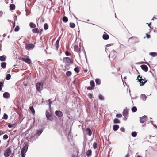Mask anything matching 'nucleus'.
<instances>
[{
	"label": "nucleus",
	"mask_w": 157,
	"mask_h": 157,
	"mask_svg": "<svg viewBox=\"0 0 157 157\" xmlns=\"http://www.w3.org/2000/svg\"><path fill=\"white\" fill-rule=\"evenodd\" d=\"M99 99L100 100H103L104 99V97L103 96L101 95L100 94L98 96Z\"/></svg>",
	"instance_id": "obj_44"
},
{
	"label": "nucleus",
	"mask_w": 157,
	"mask_h": 157,
	"mask_svg": "<svg viewBox=\"0 0 157 157\" xmlns=\"http://www.w3.org/2000/svg\"><path fill=\"white\" fill-rule=\"evenodd\" d=\"M48 102H49V103H48L49 106L50 108L51 107V104L52 103V102L50 100V99H49L48 100Z\"/></svg>",
	"instance_id": "obj_49"
},
{
	"label": "nucleus",
	"mask_w": 157,
	"mask_h": 157,
	"mask_svg": "<svg viewBox=\"0 0 157 157\" xmlns=\"http://www.w3.org/2000/svg\"><path fill=\"white\" fill-rule=\"evenodd\" d=\"M29 109H30V110L32 112V113L33 114H34L35 113V111L33 107V106H31L30 107Z\"/></svg>",
	"instance_id": "obj_27"
},
{
	"label": "nucleus",
	"mask_w": 157,
	"mask_h": 157,
	"mask_svg": "<svg viewBox=\"0 0 157 157\" xmlns=\"http://www.w3.org/2000/svg\"><path fill=\"white\" fill-rule=\"evenodd\" d=\"M90 84L92 87H94L95 86V83L93 80H91L90 81Z\"/></svg>",
	"instance_id": "obj_30"
},
{
	"label": "nucleus",
	"mask_w": 157,
	"mask_h": 157,
	"mask_svg": "<svg viewBox=\"0 0 157 157\" xmlns=\"http://www.w3.org/2000/svg\"><path fill=\"white\" fill-rule=\"evenodd\" d=\"M71 72L70 71H67L66 72V75L68 77L70 76L71 75Z\"/></svg>",
	"instance_id": "obj_33"
},
{
	"label": "nucleus",
	"mask_w": 157,
	"mask_h": 157,
	"mask_svg": "<svg viewBox=\"0 0 157 157\" xmlns=\"http://www.w3.org/2000/svg\"><path fill=\"white\" fill-rule=\"evenodd\" d=\"M15 21H14L13 22H12V25L13 28H14L15 26Z\"/></svg>",
	"instance_id": "obj_57"
},
{
	"label": "nucleus",
	"mask_w": 157,
	"mask_h": 157,
	"mask_svg": "<svg viewBox=\"0 0 157 157\" xmlns=\"http://www.w3.org/2000/svg\"><path fill=\"white\" fill-rule=\"evenodd\" d=\"M59 40H60L58 39L56 42L55 45L56 47V48L57 49V50H58V49L59 46Z\"/></svg>",
	"instance_id": "obj_22"
},
{
	"label": "nucleus",
	"mask_w": 157,
	"mask_h": 157,
	"mask_svg": "<svg viewBox=\"0 0 157 157\" xmlns=\"http://www.w3.org/2000/svg\"><path fill=\"white\" fill-rule=\"evenodd\" d=\"M146 36L147 39H149L151 37V36L147 33L146 34Z\"/></svg>",
	"instance_id": "obj_53"
},
{
	"label": "nucleus",
	"mask_w": 157,
	"mask_h": 157,
	"mask_svg": "<svg viewBox=\"0 0 157 157\" xmlns=\"http://www.w3.org/2000/svg\"><path fill=\"white\" fill-rule=\"evenodd\" d=\"M62 20L63 22L66 23L68 21V18L66 16H63L62 18Z\"/></svg>",
	"instance_id": "obj_23"
},
{
	"label": "nucleus",
	"mask_w": 157,
	"mask_h": 157,
	"mask_svg": "<svg viewBox=\"0 0 157 157\" xmlns=\"http://www.w3.org/2000/svg\"><path fill=\"white\" fill-rule=\"evenodd\" d=\"M147 119V117L145 115H144L142 117L140 118V123H144L146 122Z\"/></svg>",
	"instance_id": "obj_7"
},
{
	"label": "nucleus",
	"mask_w": 157,
	"mask_h": 157,
	"mask_svg": "<svg viewBox=\"0 0 157 157\" xmlns=\"http://www.w3.org/2000/svg\"><path fill=\"white\" fill-rule=\"evenodd\" d=\"M35 45L32 44H26L25 45V48L26 50H32L34 47Z\"/></svg>",
	"instance_id": "obj_3"
},
{
	"label": "nucleus",
	"mask_w": 157,
	"mask_h": 157,
	"mask_svg": "<svg viewBox=\"0 0 157 157\" xmlns=\"http://www.w3.org/2000/svg\"><path fill=\"white\" fill-rule=\"evenodd\" d=\"M83 52H84V54L85 55V58L86 59V61H87V58H86V52L85 51V50L83 48Z\"/></svg>",
	"instance_id": "obj_54"
},
{
	"label": "nucleus",
	"mask_w": 157,
	"mask_h": 157,
	"mask_svg": "<svg viewBox=\"0 0 157 157\" xmlns=\"http://www.w3.org/2000/svg\"><path fill=\"white\" fill-rule=\"evenodd\" d=\"M8 138V136L7 134H5L3 136V139L4 140L7 139Z\"/></svg>",
	"instance_id": "obj_47"
},
{
	"label": "nucleus",
	"mask_w": 157,
	"mask_h": 157,
	"mask_svg": "<svg viewBox=\"0 0 157 157\" xmlns=\"http://www.w3.org/2000/svg\"><path fill=\"white\" fill-rule=\"evenodd\" d=\"M151 124L154 127H157V126H156V125H155V124H154L153 123H151Z\"/></svg>",
	"instance_id": "obj_64"
},
{
	"label": "nucleus",
	"mask_w": 157,
	"mask_h": 157,
	"mask_svg": "<svg viewBox=\"0 0 157 157\" xmlns=\"http://www.w3.org/2000/svg\"><path fill=\"white\" fill-rule=\"evenodd\" d=\"M8 126L9 128H11L12 127V124H11L10 123H8Z\"/></svg>",
	"instance_id": "obj_55"
},
{
	"label": "nucleus",
	"mask_w": 157,
	"mask_h": 157,
	"mask_svg": "<svg viewBox=\"0 0 157 157\" xmlns=\"http://www.w3.org/2000/svg\"><path fill=\"white\" fill-rule=\"evenodd\" d=\"M140 77V75H139L137 77V79L138 80V81L140 82V85L141 86H143L144 85V84L147 82V80H145L144 82L143 81H140V79H139V77Z\"/></svg>",
	"instance_id": "obj_12"
},
{
	"label": "nucleus",
	"mask_w": 157,
	"mask_h": 157,
	"mask_svg": "<svg viewBox=\"0 0 157 157\" xmlns=\"http://www.w3.org/2000/svg\"><path fill=\"white\" fill-rule=\"evenodd\" d=\"M116 117H118V118H121L122 117V116L121 114H117L116 115Z\"/></svg>",
	"instance_id": "obj_46"
},
{
	"label": "nucleus",
	"mask_w": 157,
	"mask_h": 157,
	"mask_svg": "<svg viewBox=\"0 0 157 157\" xmlns=\"http://www.w3.org/2000/svg\"><path fill=\"white\" fill-rule=\"evenodd\" d=\"M111 45H113V44H107V45H106V46L107 47H109L110 46H111Z\"/></svg>",
	"instance_id": "obj_60"
},
{
	"label": "nucleus",
	"mask_w": 157,
	"mask_h": 157,
	"mask_svg": "<svg viewBox=\"0 0 157 157\" xmlns=\"http://www.w3.org/2000/svg\"><path fill=\"white\" fill-rule=\"evenodd\" d=\"M147 24H148V26L149 27V28H151V26H150V25H151V23H149V24H148V23H147Z\"/></svg>",
	"instance_id": "obj_59"
},
{
	"label": "nucleus",
	"mask_w": 157,
	"mask_h": 157,
	"mask_svg": "<svg viewBox=\"0 0 157 157\" xmlns=\"http://www.w3.org/2000/svg\"><path fill=\"white\" fill-rule=\"evenodd\" d=\"M140 98L144 101H145L147 98L146 96L144 94H141L140 96Z\"/></svg>",
	"instance_id": "obj_15"
},
{
	"label": "nucleus",
	"mask_w": 157,
	"mask_h": 157,
	"mask_svg": "<svg viewBox=\"0 0 157 157\" xmlns=\"http://www.w3.org/2000/svg\"><path fill=\"white\" fill-rule=\"evenodd\" d=\"M88 96L89 99H91L92 97V94L90 93H89L88 94Z\"/></svg>",
	"instance_id": "obj_45"
},
{
	"label": "nucleus",
	"mask_w": 157,
	"mask_h": 157,
	"mask_svg": "<svg viewBox=\"0 0 157 157\" xmlns=\"http://www.w3.org/2000/svg\"><path fill=\"white\" fill-rule=\"evenodd\" d=\"M123 120H124L126 121L127 120V118L126 117H124V118Z\"/></svg>",
	"instance_id": "obj_63"
},
{
	"label": "nucleus",
	"mask_w": 157,
	"mask_h": 157,
	"mask_svg": "<svg viewBox=\"0 0 157 157\" xmlns=\"http://www.w3.org/2000/svg\"><path fill=\"white\" fill-rule=\"evenodd\" d=\"M137 133L136 132H132L131 133V135L132 137H135L136 136Z\"/></svg>",
	"instance_id": "obj_29"
},
{
	"label": "nucleus",
	"mask_w": 157,
	"mask_h": 157,
	"mask_svg": "<svg viewBox=\"0 0 157 157\" xmlns=\"http://www.w3.org/2000/svg\"><path fill=\"white\" fill-rule=\"evenodd\" d=\"M128 110L126 109H124L123 112V116L126 117L128 116Z\"/></svg>",
	"instance_id": "obj_18"
},
{
	"label": "nucleus",
	"mask_w": 157,
	"mask_h": 157,
	"mask_svg": "<svg viewBox=\"0 0 157 157\" xmlns=\"http://www.w3.org/2000/svg\"><path fill=\"white\" fill-rule=\"evenodd\" d=\"M6 56L5 55H3L0 56V61L3 62L6 60Z\"/></svg>",
	"instance_id": "obj_19"
},
{
	"label": "nucleus",
	"mask_w": 157,
	"mask_h": 157,
	"mask_svg": "<svg viewBox=\"0 0 157 157\" xmlns=\"http://www.w3.org/2000/svg\"><path fill=\"white\" fill-rule=\"evenodd\" d=\"M131 110L132 112H135L137 111V108L136 106H133Z\"/></svg>",
	"instance_id": "obj_31"
},
{
	"label": "nucleus",
	"mask_w": 157,
	"mask_h": 157,
	"mask_svg": "<svg viewBox=\"0 0 157 157\" xmlns=\"http://www.w3.org/2000/svg\"><path fill=\"white\" fill-rule=\"evenodd\" d=\"M140 79H141V81H145V79H143V78H142V77H140Z\"/></svg>",
	"instance_id": "obj_61"
},
{
	"label": "nucleus",
	"mask_w": 157,
	"mask_h": 157,
	"mask_svg": "<svg viewBox=\"0 0 157 157\" xmlns=\"http://www.w3.org/2000/svg\"><path fill=\"white\" fill-rule=\"evenodd\" d=\"M102 37L103 39L105 40H108L109 38V36L106 33L104 32V34L103 35Z\"/></svg>",
	"instance_id": "obj_17"
},
{
	"label": "nucleus",
	"mask_w": 157,
	"mask_h": 157,
	"mask_svg": "<svg viewBox=\"0 0 157 157\" xmlns=\"http://www.w3.org/2000/svg\"><path fill=\"white\" fill-rule=\"evenodd\" d=\"M1 67L2 68H5L6 67V63L5 62H2L1 63Z\"/></svg>",
	"instance_id": "obj_24"
},
{
	"label": "nucleus",
	"mask_w": 157,
	"mask_h": 157,
	"mask_svg": "<svg viewBox=\"0 0 157 157\" xmlns=\"http://www.w3.org/2000/svg\"><path fill=\"white\" fill-rule=\"evenodd\" d=\"M46 117L47 119L51 121L53 120V117L51 115L49 112L48 111H46Z\"/></svg>",
	"instance_id": "obj_8"
},
{
	"label": "nucleus",
	"mask_w": 157,
	"mask_h": 157,
	"mask_svg": "<svg viewBox=\"0 0 157 157\" xmlns=\"http://www.w3.org/2000/svg\"><path fill=\"white\" fill-rule=\"evenodd\" d=\"M4 132L2 130H0V136L4 134Z\"/></svg>",
	"instance_id": "obj_56"
},
{
	"label": "nucleus",
	"mask_w": 157,
	"mask_h": 157,
	"mask_svg": "<svg viewBox=\"0 0 157 157\" xmlns=\"http://www.w3.org/2000/svg\"><path fill=\"white\" fill-rule=\"evenodd\" d=\"M93 89V87H92V86H88L87 88V89L88 90H92Z\"/></svg>",
	"instance_id": "obj_52"
},
{
	"label": "nucleus",
	"mask_w": 157,
	"mask_h": 157,
	"mask_svg": "<svg viewBox=\"0 0 157 157\" xmlns=\"http://www.w3.org/2000/svg\"><path fill=\"white\" fill-rule=\"evenodd\" d=\"M33 33H38V29L37 28L33 29L32 30Z\"/></svg>",
	"instance_id": "obj_41"
},
{
	"label": "nucleus",
	"mask_w": 157,
	"mask_h": 157,
	"mask_svg": "<svg viewBox=\"0 0 157 157\" xmlns=\"http://www.w3.org/2000/svg\"><path fill=\"white\" fill-rule=\"evenodd\" d=\"M117 55V52L114 50H113L110 52V54L109 55V56H111V57L113 59H114Z\"/></svg>",
	"instance_id": "obj_9"
},
{
	"label": "nucleus",
	"mask_w": 157,
	"mask_h": 157,
	"mask_svg": "<svg viewBox=\"0 0 157 157\" xmlns=\"http://www.w3.org/2000/svg\"><path fill=\"white\" fill-rule=\"evenodd\" d=\"M95 82L96 85H99L101 84V80L97 78L95 79Z\"/></svg>",
	"instance_id": "obj_25"
},
{
	"label": "nucleus",
	"mask_w": 157,
	"mask_h": 157,
	"mask_svg": "<svg viewBox=\"0 0 157 157\" xmlns=\"http://www.w3.org/2000/svg\"><path fill=\"white\" fill-rule=\"evenodd\" d=\"M10 78H11V75H10V74H8L6 75L5 78L7 80H9L10 79Z\"/></svg>",
	"instance_id": "obj_32"
},
{
	"label": "nucleus",
	"mask_w": 157,
	"mask_h": 157,
	"mask_svg": "<svg viewBox=\"0 0 157 157\" xmlns=\"http://www.w3.org/2000/svg\"><path fill=\"white\" fill-rule=\"evenodd\" d=\"M113 122L115 124H117L119 123H120V121L117 118H115L113 120Z\"/></svg>",
	"instance_id": "obj_38"
},
{
	"label": "nucleus",
	"mask_w": 157,
	"mask_h": 157,
	"mask_svg": "<svg viewBox=\"0 0 157 157\" xmlns=\"http://www.w3.org/2000/svg\"><path fill=\"white\" fill-rule=\"evenodd\" d=\"M119 128V126L118 125L115 124L113 125V129L114 131H116Z\"/></svg>",
	"instance_id": "obj_21"
},
{
	"label": "nucleus",
	"mask_w": 157,
	"mask_h": 157,
	"mask_svg": "<svg viewBox=\"0 0 157 157\" xmlns=\"http://www.w3.org/2000/svg\"><path fill=\"white\" fill-rule=\"evenodd\" d=\"M3 96L5 98H8L10 97V94L8 92H5L3 94Z\"/></svg>",
	"instance_id": "obj_14"
},
{
	"label": "nucleus",
	"mask_w": 157,
	"mask_h": 157,
	"mask_svg": "<svg viewBox=\"0 0 157 157\" xmlns=\"http://www.w3.org/2000/svg\"><path fill=\"white\" fill-rule=\"evenodd\" d=\"M120 130L123 132H124L125 131V129L123 127L121 128L120 129Z\"/></svg>",
	"instance_id": "obj_48"
},
{
	"label": "nucleus",
	"mask_w": 157,
	"mask_h": 157,
	"mask_svg": "<svg viewBox=\"0 0 157 157\" xmlns=\"http://www.w3.org/2000/svg\"><path fill=\"white\" fill-rule=\"evenodd\" d=\"M141 69L144 70L145 72H147L148 70V67L145 64L142 65L140 66Z\"/></svg>",
	"instance_id": "obj_11"
},
{
	"label": "nucleus",
	"mask_w": 157,
	"mask_h": 157,
	"mask_svg": "<svg viewBox=\"0 0 157 157\" xmlns=\"http://www.w3.org/2000/svg\"><path fill=\"white\" fill-rule=\"evenodd\" d=\"M28 144L27 143H24V144L23 147L22 148L21 152H26L27 151L28 147Z\"/></svg>",
	"instance_id": "obj_5"
},
{
	"label": "nucleus",
	"mask_w": 157,
	"mask_h": 157,
	"mask_svg": "<svg viewBox=\"0 0 157 157\" xmlns=\"http://www.w3.org/2000/svg\"><path fill=\"white\" fill-rule=\"evenodd\" d=\"M70 53L68 51H66L65 52V55L66 56H68L70 55Z\"/></svg>",
	"instance_id": "obj_51"
},
{
	"label": "nucleus",
	"mask_w": 157,
	"mask_h": 157,
	"mask_svg": "<svg viewBox=\"0 0 157 157\" xmlns=\"http://www.w3.org/2000/svg\"><path fill=\"white\" fill-rule=\"evenodd\" d=\"M21 60L29 64H30L31 62L30 59L29 58H22L21 59Z\"/></svg>",
	"instance_id": "obj_10"
},
{
	"label": "nucleus",
	"mask_w": 157,
	"mask_h": 157,
	"mask_svg": "<svg viewBox=\"0 0 157 157\" xmlns=\"http://www.w3.org/2000/svg\"><path fill=\"white\" fill-rule=\"evenodd\" d=\"M43 132V130L42 129H38L37 130L36 135V136H37V138L40 136Z\"/></svg>",
	"instance_id": "obj_13"
},
{
	"label": "nucleus",
	"mask_w": 157,
	"mask_h": 157,
	"mask_svg": "<svg viewBox=\"0 0 157 157\" xmlns=\"http://www.w3.org/2000/svg\"><path fill=\"white\" fill-rule=\"evenodd\" d=\"M74 70L76 73H78L79 72V70L78 67L74 68Z\"/></svg>",
	"instance_id": "obj_39"
},
{
	"label": "nucleus",
	"mask_w": 157,
	"mask_h": 157,
	"mask_svg": "<svg viewBox=\"0 0 157 157\" xmlns=\"http://www.w3.org/2000/svg\"><path fill=\"white\" fill-rule=\"evenodd\" d=\"M86 156L89 157L91 155L92 151L90 149L88 150L86 152Z\"/></svg>",
	"instance_id": "obj_20"
},
{
	"label": "nucleus",
	"mask_w": 157,
	"mask_h": 157,
	"mask_svg": "<svg viewBox=\"0 0 157 157\" xmlns=\"http://www.w3.org/2000/svg\"><path fill=\"white\" fill-rule=\"evenodd\" d=\"M75 27V24L72 22H70V27L71 28H74Z\"/></svg>",
	"instance_id": "obj_36"
},
{
	"label": "nucleus",
	"mask_w": 157,
	"mask_h": 157,
	"mask_svg": "<svg viewBox=\"0 0 157 157\" xmlns=\"http://www.w3.org/2000/svg\"><path fill=\"white\" fill-rule=\"evenodd\" d=\"M12 128H15V127L16 126V125H15V124H12Z\"/></svg>",
	"instance_id": "obj_58"
},
{
	"label": "nucleus",
	"mask_w": 157,
	"mask_h": 157,
	"mask_svg": "<svg viewBox=\"0 0 157 157\" xmlns=\"http://www.w3.org/2000/svg\"><path fill=\"white\" fill-rule=\"evenodd\" d=\"M44 29L45 30H47L48 29V26L47 23H45L44 26Z\"/></svg>",
	"instance_id": "obj_34"
},
{
	"label": "nucleus",
	"mask_w": 157,
	"mask_h": 157,
	"mask_svg": "<svg viewBox=\"0 0 157 157\" xmlns=\"http://www.w3.org/2000/svg\"><path fill=\"white\" fill-rule=\"evenodd\" d=\"M93 147L94 149H96L97 147V143L94 142L93 144Z\"/></svg>",
	"instance_id": "obj_42"
},
{
	"label": "nucleus",
	"mask_w": 157,
	"mask_h": 157,
	"mask_svg": "<svg viewBox=\"0 0 157 157\" xmlns=\"http://www.w3.org/2000/svg\"><path fill=\"white\" fill-rule=\"evenodd\" d=\"M29 25L31 28H35L36 27V25L33 22H30L29 24Z\"/></svg>",
	"instance_id": "obj_26"
},
{
	"label": "nucleus",
	"mask_w": 157,
	"mask_h": 157,
	"mask_svg": "<svg viewBox=\"0 0 157 157\" xmlns=\"http://www.w3.org/2000/svg\"><path fill=\"white\" fill-rule=\"evenodd\" d=\"M19 29L20 28L19 26L18 25L14 29V31L15 32H17L19 30Z\"/></svg>",
	"instance_id": "obj_43"
},
{
	"label": "nucleus",
	"mask_w": 157,
	"mask_h": 157,
	"mask_svg": "<svg viewBox=\"0 0 157 157\" xmlns=\"http://www.w3.org/2000/svg\"><path fill=\"white\" fill-rule=\"evenodd\" d=\"M63 61L65 63V67L66 68L68 67L70 64L73 63V61L68 57H66L63 58Z\"/></svg>",
	"instance_id": "obj_1"
},
{
	"label": "nucleus",
	"mask_w": 157,
	"mask_h": 157,
	"mask_svg": "<svg viewBox=\"0 0 157 157\" xmlns=\"http://www.w3.org/2000/svg\"><path fill=\"white\" fill-rule=\"evenodd\" d=\"M129 155L128 153L125 156V157H129Z\"/></svg>",
	"instance_id": "obj_62"
},
{
	"label": "nucleus",
	"mask_w": 157,
	"mask_h": 157,
	"mask_svg": "<svg viewBox=\"0 0 157 157\" xmlns=\"http://www.w3.org/2000/svg\"><path fill=\"white\" fill-rule=\"evenodd\" d=\"M86 134L89 135L91 136L92 134V131L89 128H87L86 129Z\"/></svg>",
	"instance_id": "obj_16"
},
{
	"label": "nucleus",
	"mask_w": 157,
	"mask_h": 157,
	"mask_svg": "<svg viewBox=\"0 0 157 157\" xmlns=\"http://www.w3.org/2000/svg\"><path fill=\"white\" fill-rule=\"evenodd\" d=\"M4 83V81L1 82H0V91L1 90L2 87L3 86Z\"/></svg>",
	"instance_id": "obj_35"
},
{
	"label": "nucleus",
	"mask_w": 157,
	"mask_h": 157,
	"mask_svg": "<svg viewBox=\"0 0 157 157\" xmlns=\"http://www.w3.org/2000/svg\"><path fill=\"white\" fill-rule=\"evenodd\" d=\"M36 90L39 92H40L43 89V84L41 83H37L36 85Z\"/></svg>",
	"instance_id": "obj_2"
},
{
	"label": "nucleus",
	"mask_w": 157,
	"mask_h": 157,
	"mask_svg": "<svg viewBox=\"0 0 157 157\" xmlns=\"http://www.w3.org/2000/svg\"><path fill=\"white\" fill-rule=\"evenodd\" d=\"M55 115L60 119H61L63 116V113L60 110H56L55 112Z\"/></svg>",
	"instance_id": "obj_6"
},
{
	"label": "nucleus",
	"mask_w": 157,
	"mask_h": 157,
	"mask_svg": "<svg viewBox=\"0 0 157 157\" xmlns=\"http://www.w3.org/2000/svg\"><path fill=\"white\" fill-rule=\"evenodd\" d=\"M11 152V149L8 148L5 151L4 154V156L5 157H9Z\"/></svg>",
	"instance_id": "obj_4"
},
{
	"label": "nucleus",
	"mask_w": 157,
	"mask_h": 157,
	"mask_svg": "<svg viewBox=\"0 0 157 157\" xmlns=\"http://www.w3.org/2000/svg\"><path fill=\"white\" fill-rule=\"evenodd\" d=\"M149 54L153 57H154L157 54V53L155 52H150Z\"/></svg>",
	"instance_id": "obj_40"
},
{
	"label": "nucleus",
	"mask_w": 157,
	"mask_h": 157,
	"mask_svg": "<svg viewBox=\"0 0 157 157\" xmlns=\"http://www.w3.org/2000/svg\"><path fill=\"white\" fill-rule=\"evenodd\" d=\"M25 152H21V157L25 156Z\"/></svg>",
	"instance_id": "obj_50"
},
{
	"label": "nucleus",
	"mask_w": 157,
	"mask_h": 157,
	"mask_svg": "<svg viewBox=\"0 0 157 157\" xmlns=\"http://www.w3.org/2000/svg\"><path fill=\"white\" fill-rule=\"evenodd\" d=\"M8 118V115L6 114V113H4L3 116L2 117V119H5V120H7Z\"/></svg>",
	"instance_id": "obj_37"
},
{
	"label": "nucleus",
	"mask_w": 157,
	"mask_h": 157,
	"mask_svg": "<svg viewBox=\"0 0 157 157\" xmlns=\"http://www.w3.org/2000/svg\"><path fill=\"white\" fill-rule=\"evenodd\" d=\"M10 9L11 10H14L15 8V6L13 4H10Z\"/></svg>",
	"instance_id": "obj_28"
}]
</instances>
